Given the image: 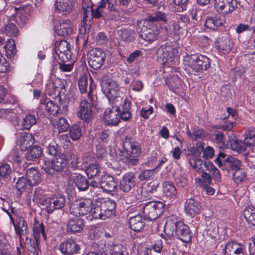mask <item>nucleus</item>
<instances>
[{"label":"nucleus","instance_id":"2f4dec72","mask_svg":"<svg viewBox=\"0 0 255 255\" xmlns=\"http://www.w3.org/2000/svg\"><path fill=\"white\" fill-rule=\"evenodd\" d=\"M129 223L130 228L135 232H138L142 230L145 226L144 220L139 215L131 217Z\"/></svg>","mask_w":255,"mask_h":255},{"label":"nucleus","instance_id":"09e8293b","mask_svg":"<svg viewBox=\"0 0 255 255\" xmlns=\"http://www.w3.org/2000/svg\"><path fill=\"white\" fill-rule=\"evenodd\" d=\"M31 187L30 183L24 176L18 178L16 182L15 187L20 193L24 192L28 187Z\"/></svg>","mask_w":255,"mask_h":255},{"label":"nucleus","instance_id":"a211bd4d","mask_svg":"<svg viewBox=\"0 0 255 255\" xmlns=\"http://www.w3.org/2000/svg\"><path fill=\"white\" fill-rule=\"evenodd\" d=\"M59 249L64 255H75L79 254L80 247L73 239L70 238L62 242Z\"/></svg>","mask_w":255,"mask_h":255},{"label":"nucleus","instance_id":"774afa93","mask_svg":"<svg viewBox=\"0 0 255 255\" xmlns=\"http://www.w3.org/2000/svg\"><path fill=\"white\" fill-rule=\"evenodd\" d=\"M142 54L143 53L141 51L136 50L129 54V56L127 58V61L128 63L130 64L134 61L137 60Z\"/></svg>","mask_w":255,"mask_h":255},{"label":"nucleus","instance_id":"4468645a","mask_svg":"<svg viewBox=\"0 0 255 255\" xmlns=\"http://www.w3.org/2000/svg\"><path fill=\"white\" fill-rule=\"evenodd\" d=\"M55 52L62 62L68 61L71 59L72 55L70 43L65 40L56 41L55 43Z\"/></svg>","mask_w":255,"mask_h":255},{"label":"nucleus","instance_id":"423d86ee","mask_svg":"<svg viewBox=\"0 0 255 255\" xmlns=\"http://www.w3.org/2000/svg\"><path fill=\"white\" fill-rule=\"evenodd\" d=\"M187 62L186 69L190 74L197 75L203 70H207L210 67V60L201 54H192L186 57Z\"/></svg>","mask_w":255,"mask_h":255},{"label":"nucleus","instance_id":"4be33fe9","mask_svg":"<svg viewBox=\"0 0 255 255\" xmlns=\"http://www.w3.org/2000/svg\"><path fill=\"white\" fill-rule=\"evenodd\" d=\"M98 201L107 219L115 214L116 203L115 201L109 198L99 199Z\"/></svg>","mask_w":255,"mask_h":255},{"label":"nucleus","instance_id":"4d7b16f0","mask_svg":"<svg viewBox=\"0 0 255 255\" xmlns=\"http://www.w3.org/2000/svg\"><path fill=\"white\" fill-rule=\"evenodd\" d=\"M94 6H92L91 8L92 18H95L96 19H100L101 18H104V9L105 7H100L98 6H95L96 7H94Z\"/></svg>","mask_w":255,"mask_h":255},{"label":"nucleus","instance_id":"7ed1b4c3","mask_svg":"<svg viewBox=\"0 0 255 255\" xmlns=\"http://www.w3.org/2000/svg\"><path fill=\"white\" fill-rule=\"evenodd\" d=\"M164 231L167 236L175 237L183 243L191 241L192 233L190 229L182 221H174L169 218L165 225Z\"/></svg>","mask_w":255,"mask_h":255},{"label":"nucleus","instance_id":"864d4df0","mask_svg":"<svg viewBox=\"0 0 255 255\" xmlns=\"http://www.w3.org/2000/svg\"><path fill=\"white\" fill-rule=\"evenodd\" d=\"M56 125L59 132H65L70 128V125L65 118H59L56 121Z\"/></svg>","mask_w":255,"mask_h":255},{"label":"nucleus","instance_id":"58836bf2","mask_svg":"<svg viewBox=\"0 0 255 255\" xmlns=\"http://www.w3.org/2000/svg\"><path fill=\"white\" fill-rule=\"evenodd\" d=\"M204 167L212 175L213 178L217 182H219L221 179L220 171L215 167L212 162L207 160L204 163Z\"/></svg>","mask_w":255,"mask_h":255},{"label":"nucleus","instance_id":"6ab92c4d","mask_svg":"<svg viewBox=\"0 0 255 255\" xmlns=\"http://www.w3.org/2000/svg\"><path fill=\"white\" fill-rule=\"evenodd\" d=\"M100 188L105 192H114L118 189V183L114 177L110 174L102 175L99 181Z\"/></svg>","mask_w":255,"mask_h":255},{"label":"nucleus","instance_id":"473e14b6","mask_svg":"<svg viewBox=\"0 0 255 255\" xmlns=\"http://www.w3.org/2000/svg\"><path fill=\"white\" fill-rule=\"evenodd\" d=\"M28 228L24 218L22 216H18L14 230L17 235H18L19 239H21L22 236L26 233Z\"/></svg>","mask_w":255,"mask_h":255},{"label":"nucleus","instance_id":"9b49d317","mask_svg":"<svg viewBox=\"0 0 255 255\" xmlns=\"http://www.w3.org/2000/svg\"><path fill=\"white\" fill-rule=\"evenodd\" d=\"M93 201L89 198H83L73 202L70 206L69 211L72 215L84 216L92 210Z\"/></svg>","mask_w":255,"mask_h":255},{"label":"nucleus","instance_id":"f3484780","mask_svg":"<svg viewBox=\"0 0 255 255\" xmlns=\"http://www.w3.org/2000/svg\"><path fill=\"white\" fill-rule=\"evenodd\" d=\"M69 217L66 223V231L71 234L81 232L84 226V220L80 216L73 215Z\"/></svg>","mask_w":255,"mask_h":255},{"label":"nucleus","instance_id":"f8f14e48","mask_svg":"<svg viewBox=\"0 0 255 255\" xmlns=\"http://www.w3.org/2000/svg\"><path fill=\"white\" fill-rule=\"evenodd\" d=\"M106 54L101 49L94 48L88 54L89 66L94 69H99L105 62Z\"/></svg>","mask_w":255,"mask_h":255},{"label":"nucleus","instance_id":"4c0bfd02","mask_svg":"<svg viewBox=\"0 0 255 255\" xmlns=\"http://www.w3.org/2000/svg\"><path fill=\"white\" fill-rule=\"evenodd\" d=\"M42 154V148L40 146L36 145L31 146L27 149L25 156L28 160H33L40 157Z\"/></svg>","mask_w":255,"mask_h":255},{"label":"nucleus","instance_id":"f257e3e1","mask_svg":"<svg viewBox=\"0 0 255 255\" xmlns=\"http://www.w3.org/2000/svg\"><path fill=\"white\" fill-rule=\"evenodd\" d=\"M161 21L167 23L168 18L166 14L160 11L148 13L147 17L137 21L136 31L140 38L144 40L151 42L155 41L158 37V31L157 28L153 29L147 26H150L149 23Z\"/></svg>","mask_w":255,"mask_h":255},{"label":"nucleus","instance_id":"ea45409f","mask_svg":"<svg viewBox=\"0 0 255 255\" xmlns=\"http://www.w3.org/2000/svg\"><path fill=\"white\" fill-rule=\"evenodd\" d=\"M3 48L5 50L6 56L9 58H12L17 51L14 40L12 39H9L7 40Z\"/></svg>","mask_w":255,"mask_h":255},{"label":"nucleus","instance_id":"bb28decb","mask_svg":"<svg viewBox=\"0 0 255 255\" xmlns=\"http://www.w3.org/2000/svg\"><path fill=\"white\" fill-rule=\"evenodd\" d=\"M224 19L220 15H216L207 18L205 26L210 29L217 30L223 25Z\"/></svg>","mask_w":255,"mask_h":255},{"label":"nucleus","instance_id":"052dcab7","mask_svg":"<svg viewBox=\"0 0 255 255\" xmlns=\"http://www.w3.org/2000/svg\"><path fill=\"white\" fill-rule=\"evenodd\" d=\"M239 244L236 242H228L225 245L223 253L225 255H231V253L234 251L236 248L238 247Z\"/></svg>","mask_w":255,"mask_h":255},{"label":"nucleus","instance_id":"680f3d73","mask_svg":"<svg viewBox=\"0 0 255 255\" xmlns=\"http://www.w3.org/2000/svg\"><path fill=\"white\" fill-rule=\"evenodd\" d=\"M175 22L181 25L182 26H184L186 28L188 24L190 26L191 25L189 17L187 15H179L176 17V20Z\"/></svg>","mask_w":255,"mask_h":255},{"label":"nucleus","instance_id":"f03ea898","mask_svg":"<svg viewBox=\"0 0 255 255\" xmlns=\"http://www.w3.org/2000/svg\"><path fill=\"white\" fill-rule=\"evenodd\" d=\"M122 146L126 155L122 156V162L129 167L137 165L139 161L138 157L142 151L140 143L132 137L126 136L123 139Z\"/></svg>","mask_w":255,"mask_h":255},{"label":"nucleus","instance_id":"ddd939ff","mask_svg":"<svg viewBox=\"0 0 255 255\" xmlns=\"http://www.w3.org/2000/svg\"><path fill=\"white\" fill-rule=\"evenodd\" d=\"M89 12L84 10L83 13V18L81 22V26L79 28V34L77 37L79 41H81L83 42V45L84 48L87 44L89 37V33L91 31V20L88 19Z\"/></svg>","mask_w":255,"mask_h":255},{"label":"nucleus","instance_id":"dca6fc26","mask_svg":"<svg viewBox=\"0 0 255 255\" xmlns=\"http://www.w3.org/2000/svg\"><path fill=\"white\" fill-rule=\"evenodd\" d=\"M46 203V210L49 213H52L54 210L62 208L65 205V199L60 194H54L45 200Z\"/></svg>","mask_w":255,"mask_h":255},{"label":"nucleus","instance_id":"69168bd1","mask_svg":"<svg viewBox=\"0 0 255 255\" xmlns=\"http://www.w3.org/2000/svg\"><path fill=\"white\" fill-rule=\"evenodd\" d=\"M246 175L244 171L241 167L239 169L234 171L233 174V178L236 182H241L245 178Z\"/></svg>","mask_w":255,"mask_h":255},{"label":"nucleus","instance_id":"72a5a7b5","mask_svg":"<svg viewBox=\"0 0 255 255\" xmlns=\"http://www.w3.org/2000/svg\"><path fill=\"white\" fill-rule=\"evenodd\" d=\"M73 181L80 191H85L89 187V182L87 178L80 174H76L73 177Z\"/></svg>","mask_w":255,"mask_h":255},{"label":"nucleus","instance_id":"b1692460","mask_svg":"<svg viewBox=\"0 0 255 255\" xmlns=\"http://www.w3.org/2000/svg\"><path fill=\"white\" fill-rule=\"evenodd\" d=\"M49 86L53 90V93L56 96L55 99L58 100L60 103L61 101L60 94L63 92L65 88V81L55 77L50 80Z\"/></svg>","mask_w":255,"mask_h":255},{"label":"nucleus","instance_id":"c9c22d12","mask_svg":"<svg viewBox=\"0 0 255 255\" xmlns=\"http://www.w3.org/2000/svg\"><path fill=\"white\" fill-rule=\"evenodd\" d=\"M117 34L122 40L128 43L133 41L135 39V32L130 29L123 28L118 30Z\"/></svg>","mask_w":255,"mask_h":255},{"label":"nucleus","instance_id":"a18cd8bd","mask_svg":"<svg viewBox=\"0 0 255 255\" xmlns=\"http://www.w3.org/2000/svg\"><path fill=\"white\" fill-rule=\"evenodd\" d=\"M69 135L72 140H78L82 136V128L79 125H74L69 128Z\"/></svg>","mask_w":255,"mask_h":255},{"label":"nucleus","instance_id":"a19ab883","mask_svg":"<svg viewBox=\"0 0 255 255\" xmlns=\"http://www.w3.org/2000/svg\"><path fill=\"white\" fill-rule=\"evenodd\" d=\"M90 212L94 219H100L102 220L107 219L106 216L104 215L101 204H100L98 200L97 201L94 206L93 207V206L92 207V210Z\"/></svg>","mask_w":255,"mask_h":255},{"label":"nucleus","instance_id":"603ef678","mask_svg":"<svg viewBox=\"0 0 255 255\" xmlns=\"http://www.w3.org/2000/svg\"><path fill=\"white\" fill-rule=\"evenodd\" d=\"M167 86L170 90L175 91L182 86V82L179 77L173 76L167 83Z\"/></svg>","mask_w":255,"mask_h":255},{"label":"nucleus","instance_id":"c85d7f7f","mask_svg":"<svg viewBox=\"0 0 255 255\" xmlns=\"http://www.w3.org/2000/svg\"><path fill=\"white\" fill-rule=\"evenodd\" d=\"M19 142L20 149L21 151H25L34 144V138L31 133H25L20 135Z\"/></svg>","mask_w":255,"mask_h":255},{"label":"nucleus","instance_id":"37998d69","mask_svg":"<svg viewBox=\"0 0 255 255\" xmlns=\"http://www.w3.org/2000/svg\"><path fill=\"white\" fill-rule=\"evenodd\" d=\"M162 191L165 196L168 197H174L177 193L175 186L169 181L163 182Z\"/></svg>","mask_w":255,"mask_h":255},{"label":"nucleus","instance_id":"338daca9","mask_svg":"<svg viewBox=\"0 0 255 255\" xmlns=\"http://www.w3.org/2000/svg\"><path fill=\"white\" fill-rule=\"evenodd\" d=\"M107 4V8L110 11L117 13L119 12V6L116 0H108Z\"/></svg>","mask_w":255,"mask_h":255},{"label":"nucleus","instance_id":"0eeeda50","mask_svg":"<svg viewBox=\"0 0 255 255\" xmlns=\"http://www.w3.org/2000/svg\"><path fill=\"white\" fill-rule=\"evenodd\" d=\"M136 178L132 172L125 174L120 179L119 188L123 192L133 194L135 198L139 199L142 194V188L136 186Z\"/></svg>","mask_w":255,"mask_h":255},{"label":"nucleus","instance_id":"393cba45","mask_svg":"<svg viewBox=\"0 0 255 255\" xmlns=\"http://www.w3.org/2000/svg\"><path fill=\"white\" fill-rule=\"evenodd\" d=\"M92 116L91 104L87 100L82 101L78 112V116L85 122H88L92 117Z\"/></svg>","mask_w":255,"mask_h":255},{"label":"nucleus","instance_id":"9d476101","mask_svg":"<svg viewBox=\"0 0 255 255\" xmlns=\"http://www.w3.org/2000/svg\"><path fill=\"white\" fill-rule=\"evenodd\" d=\"M178 54V49L170 41H163L157 51V56L163 64L171 62Z\"/></svg>","mask_w":255,"mask_h":255},{"label":"nucleus","instance_id":"2eb2a0df","mask_svg":"<svg viewBox=\"0 0 255 255\" xmlns=\"http://www.w3.org/2000/svg\"><path fill=\"white\" fill-rule=\"evenodd\" d=\"M113 104L111 108H107L104 112V120L106 125L117 126L120 122L119 114H120V108L117 102Z\"/></svg>","mask_w":255,"mask_h":255},{"label":"nucleus","instance_id":"0e129e2a","mask_svg":"<svg viewBox=\"0 0 255 255\" xmlns=\"http://www.w3.org/2000/svg\"><path fill=\"white\" fill-rule=\"evenodd\" d=\"M26 241L29 242V243H27L26 247L28 255H38L34 242L31 239H28L27 238H26Z\"/></svg>","mask_w":255,"mask_h":255},{"label":"nucleus","instance_id":"3c124183","mask_svg":"<svg viewBox=\"0 0 255 255\" xmlns=\"http://www.w3.org/2000/svg\"><path fill=\"white\" fill-rule=\"evenodd\" d=\"M4 32L9 36L17 37L19 35V30L17 26L13 23H9L5 26Z\"/></svg>","mask_w":255,"mask_h":255},{"label":"nucleus","instance_id":"de8ad7c7","mask_svg":"<svg viewBox=\"0 0 255 255\" xmlns=\"http://www.w3.org/2000/svg\"><path fill=\"white\" fill-rule=\"evenodd\" d=\"M12 171L10 164L3 163L0 165V179L5 180L8 178Z\"/></svg>","mask_w":255,"mask_h":255},{"label":"nucleus","instance_id":"6e6552de","mask_svg":"<svg viewBox=\"0 0 255 255\" xmlns=\"http://www.w3.org/2000/svg\"><path fill=\"white\" fill-rule=\"evenodd\" d=\"M102 90L110 103L121 102L122 98L119 96V88L118 84L112 79H107L101 83Z\"/></svg>","mask_w":255,"mask_h":255},{"label":"nucleus","instance_id":"20e7f679","mask_svg":"<svg viewBox=\"0 0 255 255\" xmlns=\"http://www.w3.org/2000/svg\"><path fill=\"white\" fill-rule=\"evenodd\" d=\"M244 141L238 139L233 134L228 136L226 146L233 150L242 152L246 150L247 146L252 149H255V129L250 128L245 132Z\"/></svg>","mask_w":255,"mask_h":255},{"label":"nucleus","instance_id":"7c9ffc66","mask_svg":"<svg viewBox=\"0 0 255 255\" xmlns=\"http://www.w3.org/2000/svg\"><path fill=\"white\" fill-rule=\"evenodd\" d=\"M61 104V101L60 103L58 102L57 104H55L51 100L47 101V100H46L45 101L41 102V107L44 108L48 113L53 116L57 115Z\"/></svg>","mask_w":255,"mask_h":255},{"label":"nucleus","instance_id":"1a4fd4ad","mask_svg":"<svg viewBox=\"0 0 255 255\" xmlns=\"http://www.w3.org/2000/svg\"><path fill=\"white\" fill-rule=\"evenodd\" d=\"M165 204L160 201H150L142 207L144 217L149 220H155L162 215L164 211Z\"/></svg>","mask_w":255,"mask_h":255},{"label":"nucleus","instance_id":"e2e57ef3","mask_svg":"<svg viewBox=\"0 0 255 255\" xmlns=\"http://www.w3.org/2000/svg\"><path fill=\"white\" fill-rule=\"evenodd\" d=\"M42 169H43L45 172L49 174H52L53 173V169L52 167L51 160L49 161L48 160L43 159L40 165Z\"/></svg>","mask_w":255,"mask_h":255},{"label":"nucleus","instance_id":"c03bdc74","mask_svg":"<svg viewBox=\"0 0 255 255\" xmlns=\"http://www.w3.org/2000/svg\"><path fill=\"white\" fill-rule=\"evenodd\" d=\"M100 172V166L97 164L89 165L86 170V174L89 178H93L99 176Z\"/></svg>","mask_w":255,"mask_h":255},{"label":"nucleus","instance_id":"bf43d9fd","mask_svg":"<svg viewBox=\"0 0 255 255\" xmlns=\"http://www.w3.org/2000/svg\"><path fill=\"white\" fill-rule=\"evenodd\" d=\"M15 21L20 25H23L25 24L27 20V15L21 11L18 10L17 8H15Z\"/></svg>","mask_w":255,"mask_h":255},{"label":"nucleus","instance_id":"e433bc0d","mask_svg":"<svg viewBox=\"0 0 255 255\" xmlns=\"http://www.w3.org/2000/svg\"><path fill=\"white\" fill-rule=\"evenodd\" d=\"M73 6V1L70 0H56L54 3L55 9L59 12L69 11Z\"/></svg>","mask_w":255,"mask_h":255},{"label":"nucleus","instance_id":"aec40b11","mask_svg":"<svg viewBox=\"0 0 255 255\" xmlns=\"http://www.w3.org/2000/svg\"><path fill=\"white\" fill-rule=\"evenodd\" d=\"M214 6L217 11L229 13L237 7V0H215Z\"/></svg>","mask_w":255,"mask_h":255},{"label":"nucleus","instance_id":"5fc2aeb1","mask_svg":"<svg viewBox=\"0 0 255 255\" xmlns=\"http://www.w3.org/2000/svg\"><path fill=\"white\" fill-rule=\"evenodd\" d=\"M36 120L35 116L28 115L25 116L23 119L22 126L25 129H29L33 125L36 124Z\"/></svg>","mask_w":255,"mask_h":255},{"label":"nucleus","instance_id":"49530a36","mask_svg":"<svg viewBox=\"0 0 255 255\" xmlns=\"http://www.w3.org/2000/svg\"><path fill=\"white\" fill-rule=\"evenodd\" d=\"M244 217L249 223L255 226V208H246L244 211Z\"/></svg>","mask_w":255,"mask_h":255},{"label":"nucleus","instance_id":"79ce46f5","mask_svg":"<svg viewBox=\"0 0 255 255\" xmlns=\"http://www.w3.org/2000/svg\"><path fill=\"white\" fill-rule=\"evenodd\" d=\"M33 231L37 243L38 242L37 239L39 237L40 234L42 235L44 239L46 240V237L45 234L44 227L43 223H39L36 220H35L33 224Z\"/></svg>","mask_w":255,"mask_h":255},{"label":"nucleus","instance_id":"c756f323","mask_svg":"<svg viewBox=\"0 0 255 255\" xmlns=\"http://www.w3.org/2000/svg\"><path fill=\"white\" fill-rule=\"evenodd\" d=\"M242 165V162L240 160L233 156H229L224 160L223 170L235 171L240 168Z\"/></svg>","mask_w":255,"mask_h":255},{"label":"nucleus","instance_id":"cd10ccee","mask_svg":"<svg viewBox=\"0 0 255 255\" xmlns=\"http://www.w3.org/2000/svg\"><path fill=\"white\" fill-rule=\"evenodd\" d=\"M26 178L31 186L38 185L41 181L40 173L35 168L31 167L26 170Z\"/></svg>","mask_w":255,"mask_h":255},{"label":"nucleus","instance_id":"f704fd0d","mask_svg":"<svg viewBox=\"0 0 255 255\" xmlns=\"http://www.w3.org/2000/svg\"><path fill=\"white\" fill-rule=\"evenodd\" d=\"M78 86L79 91L81 94L87 93L88 87L89 88V92H88L89 98L92 99L91 94L92 93V88L91 86H89L88 77L87 75H83L78 80ZM92 101V99H91Z\"/></svg>","mask_w":255,"mask_h":255},{"label":"nucleus","instance_id":"5701e85b","mask_svg":"<svg viewBox=\"0 0 255 255\" xmlns=\"http://www.w3.org/2000/svg\"><path fill=\"white\" fill-rule=\"evenodd\" d=\"M55 31L62 36L70 35L73 31L71 21L69 19L59 21L54 26Z\"/></svg>","mask_w":255,"mask_h":255},{"label":"nucleus","instance_id":"8fccbe9b","mask_svg":"<svg viewBox=\"0 0 255 255\" xmlns=\"http://www.w3.org/2000/svg\"><path fill=\"white\" fill-rule=\"evenodd\" d=\"M110 254L111 255H121L127 253L126 249L121 244H116L111 246L109 248Z\"/></svg>","mask_w":255,"mask_h":255},{"label":"nucleus","instance_id":"a878e982","mask_svg":"<svg viewBox=\"0 0 255 255\" xmlns=\"http://www.w3.org/2000/svg\"><path fill=\"white\" fill-rule=\"evenodd\" d=\"M218 49L223 53H228L233 47V42L228 35L218 38L217 41Z\"/></svg>","mask_w":255,"mask_h":255},{"label":"nucleus","instance_id":"412c9836","mask_svg":"<svg viewBox=\"0 0 255 255\" xmlns=\"http://www.w3.org/2000/svg\"><path fill=\"white\" fill-rule=\"evenodd\" d=\"M201 209V205L194 198L186 199L184 204V210L187 215L194 217L200 213Z\"/></svg>","mask_w":255,"mask_h":255},{"label":"nucleus","instance_id":"6e6d98bb","mask_svg":"<svg viewBox=\"0 0 255 255\" xmlns=\"http://www.w3.org/2000/svg\"><path fill=\"white\" fill-rule=\"evenodd\" d=\"M129 107V102L127 103V100L126 99L124 101V104L123 106L122 112H120L119 114L120 120L121 119L124 121H128L131 117V113L129 112L127 106Z\"/></svg>","mask_w":255,"mask_h":255},{"label":"nucleus","instance_id":"13d9d810","mask_svg":"<svg viewBox=\"0 0 255 255\" xmlns=\"http://www.w3.org/2000/svg\"><path fill=\"white\" fill-rule=\"evenodd\" d=\"M155 173V169L144 170L138 176V179L141 181L150 180L153 178Z\"/></svg>","mask_w":255,"mask_h":255},{"label":"nucleus","instance_id":"39448f33","mask_svg":"<svg viewBox=\"0 0 255 255\" xmlns=\"http://www.w3.org/2000/svg\"><path fill=\"white\" fill-rule=\"evenodd\" d=\"M45 152L49 156L54 158L51 160L52 167L53 171L60 172L63 171L66 167L67 160L65 155L61 152V148L55 142L45 143Z\"/></svg>","mask_w":255,"mask_h":255}]
</instances>
